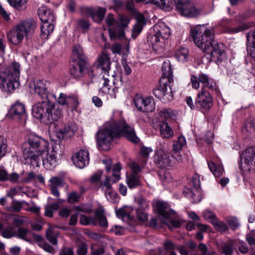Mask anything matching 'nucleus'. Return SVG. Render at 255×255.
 I'll list each match as a JSON object with an SVG mask.
<instances>
[{
  "label": "nucleus",
  "instance_id": "nucleus-32",
  "mask_svg": "<svg viewBox=\"0 0 255 255\" xmlns=\"http://www.w3.org/2000/svg\"><path fill=\"white\" fill-rule=\"evenodd\" d=\"M31 233V231L27 228L24 227H19L18 228L17 231L16 232L15 237H17L21 240H24L27 242L30 243L31 240L28 238L27 236Z\"/></svg>",
  "mask_w": 255,
  "mask_h": 255
},
{
  "label": "nucleus",
  "instance_id": "nucleus-36",
  "mask_svg": "<svg viewBox=\"0 0 255 255\" xmlns=\"http://www.w3.org/2000/svg\"><path fill=\"white\" fill-rule=\"evenodd\" d=\"M9 3L19 11L26 9V3L27 0H7Z\"/></svg>",
  "mask_w": 255,
  "mask_h": 255
},
{
  "label": "nucleus",
  "instance_id": "nucleus-23",
  "mask_svg": "<svg viewBox=\"0 0 255 255\" xmlns=\"http://www.w3.org/2000/svg\"><path fill=\"white\" fill-rule=\"evenodd\" d=\"M10 113L14 118L20 120H25V110L23 104L18 102H16L11 108Z\"/></svg>",
  "mask_w": 255,
  "mask_h": 255
},
{
  "label": "nucleus",
  "instance_id": "nucleus-20",
  "mask_svg": "<svg viewBox=\"0 0 255 255\" xmlns=\"http://www.w3.org/2000/svg\"><path fill=\"white\" fill-rule=\"evenodd\" d=\"M98 67L102 70V73L107 74L109 76V73H111V62L110 58L108 54L105 51H103L97 59Z\"/></svg>",
  "mask_w": 255,
  "mask_h": 255
},
{
  "label": "nucleus",
  "instance_id": "nucleus-41",
  "mask_svg": "<svg viewBox=\"0 0 255 255\" xmlns=\"http://www.w3.org/2000/svg\"><path fill=\"white\" fill-rule=\"evenodd\" d=\"M40 28L42 35L47 36L53 31L54 25L53 22H43Z\"/></svg>",
  "mask_w": 255,
  "mask_h": 255
},
{
  "label": "nucleus",
  "instance_id": "nucleus-4",
  "mask_svg": "<svg viewBox=\"0 0 255 255\" xmlns=\"http://www.w3.org/2000/svg\"><path fill=\"white\" fill-rule=\"evenodd\" d=\"M29 147L23 150L25 159H29L33 165L39 166L40 161V156L47 152L49 145L48 142L40 136L33 135L30 136L28 140Z\"/></svg>",
  "mask_w": 255,
  "mask_h": 255
},
{
  "label": "nucleus",
  "instance_id": "nucleus-15",
  "mask_svg": "<svg viewBox=\"0 0 255 255\" xmlns=\"http://www.w3.org/2000/svg\"><path fill=\"white\" fill-rule=\"evenodd\" d=\"M255 155V150L253 147L246 149L241 155V163L240 168L245 171L250 172L253 165V161Z\"/></svg>",
  "mask_w": 255,
  "mask_h": 255
},
{
  "label": "nucleus",
  "instance_id": "nucleus-52",
  "mask_svg": "<svg viewBox=\"0 0 255 255\" xmlns=\"http://www.w3.org/2000/svg\"><path fill=\"white\" fill-rule=\"evenodd\" d=\"M46 237L48 241L52 244L54 245H57L58 242L56 236L55 234H54L51 229H49L47 230L46 233Z\"/></svg>",
  "mask_w": 255,
  "mask_h": 255
},
{
  "label": "nucleus",
  "instance_id": "nucleus-35",
  "mask_svg": "<svg viewBox=\"0 0 255 255\" xmlns=\"http://www.w3.org/2000/svg\"><path fill=\"white\" fill-rule=\"evenodd\" d=\"M80 223L83 225L96 226L97 222L96 220V213L94 217H88L85 215H81L80 217Z\"/></svg>",
  "mask_w": 255,
  "mask_h": 255
},
{
  "label": "nucleus",
  "instance_id": "nucleus-2",
  "mask_svg": "<svg viewBox=\"0 0 255 255\" xmlns=\"http://www.w3.org/2000/svg\"><path fill=\"white\" fill-rule=\"evenodd\" d=\"M0 89L4 93L11 94L19 85L20 65L12 62L3 67V58L0 57Z\"/></svg>",
  "mask_w": 255,
  "mask_h": 255
},
{
  "label": "nucleus",
  "instance_id": "nucleus-30",
  "mask_svg": "<svg viewBox=\"0 0 255 255\" xmlns=\"http://www.w3.org/2000/svg\"><path fill=\"white\" fill-rule=\"evenodd\" d=\"M74 133L73 129L69 126H66L57 132V136L60 139L68 138L72 136Z\"/></svg>",
  "mask_w": 255,
  "mask_h": 255
},
{
  "label": "nucleus",
  "instance_id": "nucleus-61",
  "mask_svg": "<svg viewBox=\"0 0 255 255\" xmlns=\"http://www.w3.org/2000/svg\"><path fill=\"white\" fill-rule=\"evenodd\" d=\"M57 103L61 105H66L68 106V97H67L66 95L63 93H61L58 99H57Z\"/></svg>",
  "mask_w": 255,
  "mask_h": 255
},
{
  "label": "nucleus",
  "instance_id": "nucleus-28",
  "mask_svg": "<svg viewBox=\"0 0 255 255\" xmlns=\"http://www.w3.org/2000/svg\"><path fill=\"white\" fill-rule=\"evenodd\" d=\"M126 182L128 187L130 189L134 188L141 185L139 176L136 174H130L127 176Z\"/></svg>",
  "mask_w": 255,
  "mask_h": 255
},
{
  "label": "nucleus",
  "instance_id": "nucleus-16",
  "mask_svg": "<svg viewBox=\"0 0 255 255\" xmlns=\"http://www.w3.org/2000/svg\"><path fill=\"white\" fill-rule=\"evenodd\" d=\"M153 92L154 96L164 103L169 102L173 99L171 89L168 88L167 85L165 83L160 84Z\"/></svg>",
  "mask_w": 255,
  "mask_h": 255
},
{
  "label": "nucleus",
  "instance_id": "nucleus-18",
  "mask_svg": "<svg viewBox=\"0 0 255 255\" xmlns=\"http://www.w3.org/2000/svg\"><path fill=\"white\" fill-rule=\"evenodd\" d=\"M74 164L79 168H83L89 164L90 158L89 151L87 149H80L72 157Z\"/></svg>",
  "mask_w": 255,
  "mask_h": 255
},
{
  "label": "nucleus",
  "instance_id": "nucleus-22",
  "mask_svg": "<svg viewBox=\"0 0 255 255\" xmlns=\"http://www.w3.org/2000/svg\"><path fill=\"white\" fill-rule=\"evenodd\" d=\"M47 125L58 120L62 115V110L51 100Z\"/></svg>",
  "mask_w": 255,
  "mask_h": 255
},
{
  "label": "nucleus",
  "instance_id": "nucleus-1",
  "mask_svg": "<svg viewBox=\"0 0 255 255\" xmlns=\"http://www.w3.org/2000/svg\"><path fill=\"white\" fill-rule=\"evenodd\" d=\"M120 135L124 136L133 143H137L139 141L134 129L127 125L124 120H111L107 122L104 128L96 133L97 142L99 148L106 151L109 150L113 139Z\"/></svg>",
  "mask_w": 255,
  "mask_h": 255
},
{
  "label": "nucleus",
  "instance_id": "nucleus-54",
  "mask_svg": "<svg viewBox=\"0 0 255 255\" xmlns=\"http://www.w3.org/2000/svg\"><path fill=\"white\" fill-rule=\"evenodd\" d=\"M102 174L103 172L101 170L98 171L97 172L93 174L90 178V181L91 183L99 184V187H100V184L102 182L101 181V178Z\"/></svg>",
  "mask_w": 255,
  "mask_h": 255
},
{
  "label": "nucleus",
  "instance_id": "nucleus-51",
  "mask_svg": "<svg viewBox=\"0 0 255 255\" xmlns=\"http://www.w3.org/2000/svg\"><path fill=\"white\" fill-rule=\"evenodd\" d=\"M49 182L50 187H59L64 185V182L62 178L58 177H52Z\"/></svg>",
  "mask_w": 255,
  "mask_h": 255
},
{
  "label": "nucleus",
  "instance_id": "nucleus-26",
  "mask_svg": "<svg viewBox=\"0 0 255 255\" xmlns=\"http://www.w3.org/2000/svg\"><path fill=\"white\" fill-rule=\"evenodd\" d=\"M156 206L158 213L163 218V221L167 220L172 211L169 209L167 204L160 201H157L156 203Z\"/></svg>",
  "mask_w": 255,
  "mask_h": 255
},
{
  "label": "nucleus",
  "instance_id": "nucleus-29",
  "mask_svg": "<svg viewBox=\"0 0 255 255\" xmlns=\"http://www.w3.org/2000/svg\"><path fill=\"white\" fill-rule=\"evenodd\" d=\"M149 3L154 4L167 11L171 10L172 8V2L170 0H150Z\"/></svg>",
  "mask_w": 255,
  "mask_h": 255
},
{
  "label": "nucleus",
  "instance_id": "nucleus-39",
  "mask_svg": "<svg viewBox=\"0 0 255 255\" xmlns=\"http://www.w3.org/2000/svg\"><path fill=\"white\" fill-rule=\"evenodd\" d=\"M162 71L163 76L167 77L168 81L171 82L173 80L171 77L172 74L169 62H163L162 66Z\"/></svg>",
  "mask_w": 255,
  "mask_h": 255
},
{
  "label": "nucleus",
  "instance_id": "nucleus-62",
  "mask_svg": "<svg viewBox=\"0 0 255 255\" xmlns=\"http://www.w3.org/2000/svg\"><path fill=\"white\" fill-rule=\"evenodd\" d=\"M234 244L238 246L239 250L243 254H246L248 252V248L245 245V243L240 241H235Z\"/></svg>",
  "mask_w": 255,
  "mask_h": 255
},
{
  "label": "nucleus",
  "instance_id": "nucleus-38",
  "mask_svg": "<svg viewBox=\"0 0 255 255\" xmlns=\"http://www.w3.org/2000/svg\"><path fill=\"white\" fill-rule=\"evenodd\" d=\"M186 144V140L183 136H179L177 140L173 142V151L179 152Z\"/></svg>",
  "mask_w": 255,
  "mask_h": 255
},
{
  "label": "nucleus",
  "instance_id": "nucleus-60",
  "mask_svg": "<svg viewBox=\"0 0 255 255\" xmlns=\"http://www.w3.org/2000/svg\"><path fill=\"white\" fill-rule=\"evenodd\" d=\"M135 202L138 206L137 208H139L141 209H146L148 207V203L141 197L137 198Z\"/></svg>",
  "mask_w": 255,
  "mask_h": 255
},
{
  "label": "nucleus",
  "instance_id": "nucleus-47",
  "mask_svg": "<svg viewBox=\"0 0 255 255\" xmlns=\"http://www.w3.org/2000/svg\"><path fill=\"white\" fill-rule=\"evenodd\" d=\"M79 105L78 98L77 96H71L68 97V102L67 107L71 108L73 110L77 109Z\"/></svg>",
  "mask_w": 255,
  "mask_h": 255
},
{
  "label": "nucleus",
  "instance_id": "nucleus-5",
  "mask_svg": "<svg viewBox=\"0 0 255 255\" xmlns=\"http://www.w3.org/2000/svg\"><path fill=\"white\" fill-rule=\"evenodd\" d=\"M190 34L196 45L204 52L214 42L212 29H208L205 25H198L192 27Z\"/></svg>",
  "mask_w": 255,
  "mask_h": 255
},
{
  "label": "nucleus",
  "instance_id": "nucleus-59",
  "mask_svg": "<svg viewBox=\"0 0 255 255\" xmlns=\"http://www.w3.org/2000/svg\"><path fill=\"white\" fill-rule=\"evenodd\" d=\"M77 23L79 27H81L83 31H87L89 28V23L87 20L80 19L77 20Z\"/></svg>",
  "mask_w": 255,
  "mask_h": 255
},
{
  "label": "nucleus",
  "instance_id": "nucleus-42",
  "mask_svg": "<svg viewBox=\"0 0 255 255\" xmlns=\"http://www.w3.org/2000/svg\"><path fill=\"white\" fill-rule=\"evenodd\" d=\"M96 220L99 221V225L102 227L106 228L108 226V222L103 212L100 210L96 211Z\"/></svg>",
  "mask_w": 255,
  "mask_h": 255
},
{
  "label": "nucleus",
  "instance_id": "nucleus-17",
  "mask_svg": "<svg viewBox=\"0 0 255 255\" xmlns=\"http://www.w3.org/2000/svg\"><path fill=\"white\" fill-rule=\"evenodd\" d=\"M155 160L157 166L159 168H166L170 166L169 154L167 151L163 148L157 150Z\"/></svg>",
  "mask_w": 255,
  "mask_h": 255
},
{
  "label": "nucleus",
  "instance_id": "nucleus-49",
  "mask_svg": "<svg viewBox=\"0 0 255 255\" xmlns=\"http://www.w3.org/2000/svg\"><path fill=\"white\" fill-rule=\"evenodd\" d=\"M163 223L167 225L170 230L179 228L181 225V223L179 220H172L170 219V217L167 219V220L163 221Z\"/></svg>",
  "mask_w": 255,
  "mask_h": 255
},
{
  "label": "nucleus",
  "instance_id": "nucleus-48",
  "mask_svg": "<svg viewBox=\"0 0 255 255\" xmlns=\"http://www.w3.org/2000/svg\"><path fill=\"white\" fill-rule=\"evenodd\" d=\"M16 232L14 231V228L11 226H9L2 232V236L5 238H10L13 237H15Z\"/></svg>",
  "mask_w": 255,
  "mask_h": 255
},
{
  "label": "nucleus",
  "instance_id": "nucleus-44",
  "mask_svg": "<svg viewBox=\"0 0 255 255\" xmlns=\"http://www.w3.org/2000/svg\"><path fill=\"white\" fill-rule=\"evenodd\" d=\"M254 26L255 23L254 22H248L244 23L240 27L230 28L229 32L230 33H237L242 30H247L249 28L253 27Z\"/></svg>",
  "mask_w": 255,
  "mask_h": 255
},
{
  "label": "nucleus",
  "instance_id": "nucleus-64",
  "mask_svg": "<svg viewBox=\"0 0 255 255\" xmlns=\"http://www.w3.org/2000/svg\"><path fill=\"white\" fill-rule=\"evenodd\" d=\"M152 151V149L151 148L143 146L140 148V153L143 157L146 158Z\"/></svg>",
  "mask_w": 255,
  "mask_h": 255
},
{
  "label": "nucleus",
  "instance_id": "nucleus-34",
  "mask_svg": "<svg viewBox=\"0 0 255 255\" xmlns=\"http://www.w3.org/2000/svg\"><path fill=\"white\" fill-rule=\"evenodd\" d=\"M24 201H17L14 199L12 200L10 206L7 208V210L10 212H19L21 210L23 204L25 203Z\"/></svg>",
  "mask_w": 255,
  "mask_h": 255
},
{
  "label": "nucleus",
  "instance_id": "nucleus-14",
  "mask_svg": "<svg viewBox=\"0 0 255 255\" xmlns=\"http://www.w3.org/2000/svg\"><path fill=\"white\" fill-rule=\"evenodd\" d=\"M133 103L137 110L142 112H151L155 109L154 102L151 97H143L136 95L133 98Z\"/></svg>",
  "mask_w": 255,
  "mask_h": 255
},
{
  "label": "nucleus",
  "instance_id": "nucleus-21",
  "mask_svg": "<svg viewBox=\"0 0 255 255\" xmlns=\"http://www.w3.org/2000/svg\"><path fill=\"white\" fill-rule=\"evenodd\" d=\"M87 68V62L78 61L75 65H72L70 70L71 75L74 78H80L84 75Z\"/></svg>",
  "mask_w": 255,
  "mask_h": 255
},
{
  "label": "nucleus",
  "instance_id": "nucleus-45",
  "mask_svg": "<svg viewBox=\"0 0 255 255\" xmlns=\"http://www.w3.org/2000/svg\"><path fill=\"white\" fill-rule=\"evenodd\" d=\"M59 208V204L54 203L48 204L45 206V216L52 217L53 214V211L57 210Z\"/></svg>",
  "mask_w": 255,
  "mask_h": 255
},
{
  "label": "nucleus",
  "instance_id": "nucleus-31",
  "mask_svg": "<svg viewBox=\"0 0 255 255\" xmlns=\"http://www.w3.org/2000/svg\"><path fill=\"white\" fill-rule=\"evenodd\" d=\"M208 165L215 177H219L223 174L224 168L222 165H216L212 161L208 162Z\"/></svg>",
  "mask_w": 255,
  "mask_h": 255
},
{
  "label": "nucleus",
  "instance_id": "nucleus-37",
  "mask_svg": "<svg viewBox=\"0 0 255 255\" xmlns=\"http://www.w3.org/2000/svg\"><path fill=\"white\" fill-rule=\"evenodd\" d=\"M121 170V166L120 163L115 164L113 168V173L111 176H108L110 178V181L112 183H115L120 179L119 172Z\"/></svg>",
  "mask_w": 255,
  "mask_h": 255
},
{
  "label": "nucleus",
  "instance_id": "nucleus-58",
  "mask_svg": "<svg viewBox=\"0 0 255 255\" xmlns=\"http://www.w3.org/2000/svg\"><path fill=\"white\" fill-rule=\"evenodd\" d=\"M88 251V246L82 243L78 246L77 253L78 255H86Z\"/></svg>",
  "mask_w": 255,
  "mask_h": 255
},
{
  "label": "nucleus",
  "instance_id": "nucleus-43",
  "mask_svg": "<svg viewBox=\"0 0 255 255\" xmlns=\"http://www.w3.org/2000/svg\"><path fill=\"white\" fill-rule=\"evenodd\" d=\"M188 55V50L185 48H181L176 51L175 56L179 61L184 62Z\"/></svg>",
  "mask_w": 255,
  "mask_h": 255
},
{
  "label": "nucleus",
  "instance_id": "nucleus-3",
  "mask_svg": "<svg viewBox=\"0 0 255 255\" xmlns=\"http://www.w3.org/2000/svg\"><path fill=\"white\" fill-rule=\"evenodd\" d=\"M36 27V22L32 18L22 21L7 32V39L12 44L17 45L22 41L25 37L28 38L31 36Z\"/></svg>",
  "mask_w": 255,
  "mask_h": 255
},
{
  "label": "nucleus",
  "instance_id": "nucleus-53",
  "mask_svg": "<svg viewBox=\"0 0 255 255\" xmlns=\"http://www.w3.org/2000/svg\"><path fill=\"white\" fill-rule=\"evenodd\" d=\"M234 242L227 244L222 247V252L225 255H232L233 253V247Z\"/></svg>",
  "mask_w": 255,
  "mask_h": 255
},
{
  "label": "nucleus",
  "instance_id": "nucleus-7",
  "mask_svg": "<svg viewBox=\"0 0 255 255\" xmlns=\"http://www.w3.org/2000/svg\"><path fill=\"white\" fill-rule=\"evenodd\" d=\"M154 33L148 36L147 43L154 49L162 45L165 39H167L170 35L169 28L163 22H159L153 27Z\"/></svg>",
  "mask_w": 255,
  "mask_h": 255
},
{
  "label": "nucleus",
  "instance_id": "nucleus-12",
  "mask_svg": "<svg viewBox=\"0 0 255 255\" xmlns=\"http://www.w3.org/2000/svg\"><path fill=\"white\" fill-rule=\"evenodd\" d=\"M129 19L126 16L119 15L117 21L118 26L116 28H110L109 29V35L112 40L117 38L121 39L125 37L124 29L128 27L129 23Z\"/></svg>",
  "mask_w": 255,
  "mask_h": 255
},
{
  "label": "nucleus",
  "instance_id": "nucleus-11",
  "mask_svg": "<svg viewBox=\"0 0 255 255\" xmlns=\"http://www.w3.org/2000/svg\"><path fill=\"white\" fill-rule=\"evenodd\" d=\"M204 53L208 59L218 64L221 63L226 57L224 44L215 41Z\"/></svg>",
  "mask_w": 255,
  "mask_h": 255
},
{
  "label": "nucleus",
  "instance_id": "nucleus-57",
  "mask_svg": "<svg viewBox=\"0 0 255 255\" xmlns=\"http://www.w3.org/2000/svg\"><path fill=\"white\" fill-rule=\"evenodd\" d=\"M203 215L205 219L209 220L212 224L217 219L216 215L213 212L209 210L204 211L203 212Z\"/></svg>",
  "mask_w": 255,
  "mask_h": 255
},
{
  "label": "nucleus",
  "instance_id": "nucleus-55",
  "mask_svg": "<svg viewBox=\"0 0 255 255\" xmlns=\"http://www.w3.org/2000/svg\"><path fill=\"white\" fill-rule=\"evenodd\" d=\"M38 246L47 253L54 254L56 250L49 244L46 243H39Z\"/></svg>",
  "mask_w": 255,
  "mask_h": 255
},
{
  "label": "nucleus",
  "instance_id": "nucleus-50",
  "mask_svg": "<svg viewBox=\"0 0 255 255\" xmlns=\"http://www.w3.org/2000/svg\"><path fill=\"white\" fill-rule=\"evenodd\" d=\"M7 149V140L2 136H0V159L4 156Z\"/></svg>",
  "mask_w": 255,
  "mask_h": 255
},
{
  "label": "nucleus",
  "instance_id": "nucleus-6",
  "mask_svg": "<svg viewBox=\"0 0 255 255\" xmlns=\"http://www.w3.org/2000/svg\"><path fill=\"white\" fill-rule=\"evenodd\" d=\"M176 9L182 16L196 17L204 13V5L199 0H188L177 3Z\"/></svg>",
  "mask_w": 255,
  "mask_h": 255
},
{
  "label": "nucleus",
  "instance_id": "nucleus-56",
  "mask_svg": "<svg viewBox=\"0 0 255 255\" xmlns=\"http://www.w3.org/2000/svg\"><path fill=\"white\" fill-rule=\"evenodd\" d=\"M146 209H141L137 208L136 209V215L138 219L141 221H145L147 219V215L144 212Z\"/></svg>",
  "mask_w": 255,
  "mask_h": 255
},
{
  "label": "nucleus",
  "instance_id": "nucleus-40",
  "mask_svg": "<svg viewBox=\"0 0 255 255\" xmlns=\"http://www.w3.org/2000/svg\"><path fill=\"white\" fill-rule=\"evenodd\" d=\"M106 12V10L105 8L99 7L96 12L94 11L92 18L94 21L99 23L103 19Z\"/></svg>",
  "mask_w": 255,
  "mask_h": 255
},
{
  "label": "nucleus",
  "instance_id": "nucleus-46",
  "mask_svg": "<svg viewBox=\"0 0 255 255\" xmlns=\"http://www.w3.org/2000/svg\"><path fill=\"white\" fill-rule=\"evenodd\" d=\"M212 224L216 230L220 232H224L228 230V227L226 223L220 221L218 218L213 222Z\"/></svg>",
  "mask_w": 255,
  "mask_h": 255
},
{
  "label": "nucleus",
  "instance_id": "nucleus-27",
  "mask_svg": "<svg viewBox=\"0 0 255 255\" xmlns=\"http://www.w3.org/2000/svg\"><path fill=\"white\" fill-rule=\"evenodd\" d=\"M160 134L164 138H170L173 136L174 132L166 122L163 121L160 125Z\"/></svg>",
  "mask_w": 255,
  "mask_h": 255
},
{
  "label": "nucleus",
  "instance_id": "nucleus-19",
  "mask_svg": "<svg viewBox=\"0 0 255 255\" xmlns=\"http://www.w3.org/2000/svg\"><path fill=\"white\" fill-rule=\"evenodd\" d=\"M110 182H111L110 178L106 177L105 181L101 183L100 188L105 192L107 200L114 203L117 201L118 194L116 191L112 189Z\"/></svg>",
  "mask_w": 255,
  "mask_h": 255
},
{
  "label": "nucleus",
  "instance_id": "nucleus-25",
  "mask_svg": "<svg viewBox=\"0 0 255 255\" xmlns=\"http://www.w3.org/2000/svg\"><path fill=\"white\" fill-rule=\"evenodd\" d=\"M38 14L43 22H53L55 20L54 14L45 7H41L38 10Z\"/></svg>",
  "mask_w": 255,
  "mask_h": 255
},
{
  "label": "nucleus",
  "instance_id": "nucleus-8",
  "mask_svg": "<svg viewBox=\"0 0 255 255\" xmlns=\"http://www.w3.org/2000/svg\"><path fill=\"white\" fill-rule=\"evenodd\" d=\"M30 92L39 98L41 100L56 99V96L51 92L50 83L45 80H34L28 84Z\"/></svg>",
  "mask_w": 255,
  "mask_h": 255
},
{
  "label": "nucleus",
  "instance_id": "nucleus-13",
  "mask_svg": "<svg viewBox=\"0 0 255 255\" xmlns=\"http://www.w3.org/2000/svg\"><path fill=\"white\" fill-rule=\"evenodd\" d=\"M62 151L59 144H55L48 151L46 156L42 158L43 165L48 170L53 169L57 165V155H60Z\"/></svg>",
  "mask_w": 255,
  "mask_h": 255
},
{
  "label": "nucleus",
  "instance_id": "nucleus-33",
  "mask_svg": "<svg viewBox=\"0 0 255 255\" xmlns=\"http://www.w3.org/2000/svg\"><path fill=\"white\" fill-rule=\"evenodd\" d=\"M73 53L74 56L77 57L78 61L87 62L86 56L84 54L83 49L80 45H75L74 46Z\"/></svg>",
  "mask_w": 255,
  "mask_h": 255
},
{
  "label": "nucleus",
  "instance_id": "nucleus-10",
  "mask_svg": "<svg viewBox=\"0 0 255 255\" xmlns=\"http://www.w3.org/2000/svg\"><path fill=\"white\" fill-rule=\"evenodd\" d=\"M213 105V99L208 91L205 90L204 87L202 88L195 99V106L196 109L203 113L208 112Z\"/></svg>",
  "mask_w": 255,
  "mask_h": 255
},
{
  "label": "nucleus",
  "instance_id": "nucleus-63",
  "mask_svg": "<svg viewBox=\"0 0 255 255\" xmlns=\"http://www.w3.org/2000/svg\"><path fill=\"white\" fill-rule=\"evenodd\" d=\"M191 83L193 88L198 89L200 87V81L198 79V77L195 75H192L191 76Z\"/></svg>",
  "mask_w": 255,
  "mask_h": 255
},
{
  "label": "nucleus",
  "instance_id": "nucleus-9",
  "mask_svg": "<svg viewBox=\"0 0 255 255\" xmlns=\"http://www.w3.org/2000/svg\"><path fill=\"white\" fill-rule=\"evenodd\" d=\"M53 99L42 100V102H38L32 107L33 116L43 124L47 125L50 104Z\"/></svg>",
  "mask_w": 255,
  "mask_h": 255
},
{
  "label": "nucleus",
  "instance_id": "nucleus-24",
  "mask_svg": "<svg viewBox=\"0 0 255 255\" xmlns=\"http://www.w3.org/2000/svg\"><path fill=\"white\" fill-rule=\"evenodd\" d=\"M247 50L249 54L255 60V31L252 30L247 35Z\"/></svg>",
  "mask_w": 255,
  "mask_h": 255
}]
</instances>
